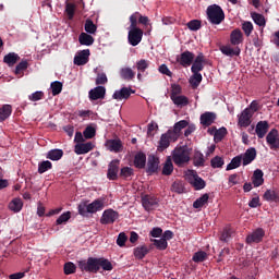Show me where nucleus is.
Returning <instances> with one entry per match:
<instances>
[{
    "instance_id": "f257e3e1",
    "label": "nucleus",
    "mask_w": 279,
    "mask_h": 279,
    "mask_svg": "<svg viewBox=\"0 0 279 279\" xmlns=\"http://www.w3.org/2000/svg\"><path fill=\"white\" fill-rule=\"evenodd\" d=\"M78 268L81 271H87L88 274H97L99 269L104 271H112V263L104 257H89L78 262Z\"/></svg>"
},
{
    "instance_id": "f03ea898",
    "label": "nucleus",
    "mask_w": 279,
    "mask_h": 279,
    "mask_svg": "<svg viewBox=\"0 0 279 279\" xmlns=\"http://www.w3.org/2000/svg\"><path fill=\"white\" fill-rule=\"evenodd\" d=\"M230 44L220 46V51L223 56H228L229 58H233V56H241V48L239 45H243V32L240 28H234L230 33Z\"/></svg>"
},
{
    "instance_id": "7ed1b4c3",
    "label": "nucleus",
    "mask_w": 279,
    "mask_h": 279,
    "mask_svg": "<svg viewBox=\"0 0 279 279\" xmlns=\"http://www.w3.org/2000/svg\"><path fill=\"white\" fill-rule=\"evenodd\" d=\"M105 206L106 198H97L92 203H88V201H83L78 204L77 210L78 215L82 217H88V215H95V213L104 210Z\"/></svg>"
},
{
    "instance_id": "20e7f679",
    "label": "nucleus",
    "mask_w": 279,
    "mask_h": 279,
    "mask_svg": "<svg viewBox=\"0 0 279 279\" xmlns=\"http://www.w3.org/2000/svg\"><path fill=\"white\" fill-rule=\"evenodd\" d=\"M191 154H193V148L189 146H177L172 150V160L177 167H184V165H189L191 162Z\"/></svg>"
},
{
    "instance_id": "39448f33",
    "label": "nucleus",
    "mask_w": 279,
    "mask_h": 279,
    "mask_svg": "<svg viewBox=\"0 0 279 279\" xmlns=\"http://www.w3.org/2000/svg\"><path fill=\"white\" fill-rule=\"evenodd\" d=\"M207 19L211 25H221L226 19L223 9L217 4H211L207 8Z\"/></svg>"
},
{
    "instance_id": "423d86ee",
    "label": "nucleus",
    "mask_w": 279,
    "mask_h": 279,
    "mask_svg": "<svg viewBox=\"0 0 279 279\" xmlns=\"http://www.w3.org/2000/svg\"><path fill=\"white\" fill-rule=\"evenodd\" d=\"M185 180L195 189V191H202V189H206V181L197 174L195 170H187L185 172Z\"/></svg>"
},
{
    "instance_id": "0eeeda50",
    "label": "nucleus",
    "mask_w": 279,
    "mask_h": 279,
    "mask_svg": "<svg viewBox=\"0 0 279 279\" xmlns=\"http://www.w3.org/2000/svg\"><path fill=\"white\" fill-rule=\"evenodd\" d=\"M142 206L147 213H151V210H156L160 206V199L154 195H145L142 197Z\"/></svg>"
},
{
    "instance_id": "6e6552de",
    "label": "nucleus",
    "mask_w": 279,
    "mask_h": 279,
    "mask_svg": "<svg viewBox=\"0 0 279 279\" xmlns=\"http://www.w3.org/2000/svg\"><path fill=\"white\" fill-rule=\"evenodd\" d=\"M117 219H119V211L109 208L106 209L101 217H100V223L102 226H112V223H114V221H117Z\"/></svg>"
},
{
    "instance_id": "1a4fd4ad",
    "label": "nucleus",
    "mask_w": 279,
    "mask_h": 279,
    "mask_svg": "<svg viewBox=\"0 0 279 279\" xmlns=\"http://www.w3.org/2000/svg\"><path fill=\"white\" fill-rule=\"evenodd\" d=\"M252 117H254V111H252V109H244L241 114L238 116V125L240 128H250V125H252Z\"/></svg>"
},
{
    "instance_id": "9d476101",
    "label": "nucleus",
    "mask_w": 279,
    "mask_h": 279,
    "mask_svg": "<svg viewBox=\"0 0 279 279\" xmlns=\"http://www.w3.org/2000/svg\"><path fill=\"white\" fill-rule=\"evenodd\" d=\"M128 40H129V44L132 45V47H136L137 45H141V40H143V29L129 28Z\"/></svg>"
},
{
    "instance_id": "9b49d317",
    "label": "nucleus",
    "mask_w": 279,
    "mask_h": 279,
    "mask_svg": "<svg viewBox=\"0 0 279 279\" xmlns=\"http://www.w3.org/2000/svg\"><path fill=\"white\" fill-rule=\"evenodd\" d=\"M266 143L270 149H279V132L272 129L266 135Z\"/></svg>"
},
{
    "instance_id": "f8f14e48",
    "label": "nucleus",
    "mask_w": 279,
    "mask_h": 279,
    "mask_svg": "<svg viewBox=\"0 0 279 279\" xmlns=\"http://www.w3.org/2000/svg\"><path fill=\"white\" fill-rule=\"evenodd\" d=\"M171 142H173V135L171 132H167L161 134L160 140L158 142L157 151H165V149L169 148L171 145Z\"/></svg>"
},
{
    "instance_id": "ddd939ff",
    "label": "nucleus",
    "mask_w": 279,
    "mask_h": 279,
    "mask_svg": "<svg viewBox=\"0 0 279 279\" xmlns=\"http://www.w3.org/2000/svg\"><path fill=\"white\" fill-rule=\"evenodd\" d=\"M184 128H189V121L181 120L174 124L173 130L168 131L172 133V138L174 143L175 141H178V138H180V134H182V130H184Z\"/></svg>"
},
{
    "instance_id": "4468645a",
    "label": "nucleus",
    "mask_w": 279,
    "mask_h": 279,
    "mask_svg": "<svg viewBox=\"0 0 279 279\" xmlns=\"http://www.w3.org/2000/svg\"><path fill=\"white\" fill-rule=\"evenodd\" d=\"M265 238V230L263 228H257L255 231H253L251 234L246 236V243H260L263 239Z\"/></svg>"
},
{
    "instance_id": "2eb2a0df",
    "label": "nucleus",
    "mask_w": 279,
    "mask_h": 279,
    "mask_svg": "<svg viewBox=\"0 0 279 279\" xmlns=\"http://www.w3.org/2000/svg\"><path fill=\"white\" fill-rule=\"evenodd\" d=\"M105 147L109 151H113L114 154H119V151L123 150V142L121 140L116 138V140H107L105 143Z\"/></svg>"
},
{
    "instance_id": "dca6fc26",
    "label": "nucleus",
    "mask_w": 279,
    "mask_h": 279,
    "mask_svg": "<svg viewBox=\"0 0 279 279\" xmlns=\"http://www.w3.org/2000/svg\"><path fill=\"white\" fill-rule=\"evenodd\" d=\"M134 95V90L130 87H122L120 90H116L112 95L117 101H123V99H130V96Z\"/></svg>"
},
{
    "instance_id": "f3484780",
    "label": "nucleus",
    "mask_w": 279,
    "mask_h": 279,
    "mask_svg": "<svg viewBox=\"0 0 279 279\" xmlns=\"http://www.w3.org/2000/svg\"><path fill=\"white\" fill-rule=\"evenodd\" d=\"M90 57V50L85 49L80 52L74 57V64L76 66H84V64L88 63V58Z\"/></svg>"
},
{
    "instance_id": "a211bd4d",
    "label": "nucleus",
    "mask_w": 279,
    "mask_h": 279,
    "mask_svg": "<svg viewBox=\"0 0 279 279\" xmlns=\"http://www.w3.org/2000/svg\"><path fill=\"white\" fill-rule=\"evenodd\" d=\"M93 149H95V144H93L92 142H87V143L83 142L74 146V151L77 156L88 154V151H93Z\"/></svg>"
},
{
    "instance_id": "6ab92c4d",
    "label": "nucleus",
    "mask_w": 279,
    "mask_h": 279,
    "mask_svg": "<svg viewBox=\"0 0 279 279\" xmlns=\"http://www.w3.org/2000/svg\"><path fill=\"white\" fill-rule=\"evenodd\" d=\"M217 119V113L206 111L205 113L201 114V124L204 128H210L215 123Z\"/></svg>"
},
{
    "instance_id": "aec40b11",
    "label": "nucleus",
    "mask_w": 279,
    "mask_h": 279,
    "mask_svg": "<svg viewBox=\"0 0 279 279\" xmlns=\"http://www.w3.org/2000/svg\"><path fill=\"white\" fill-rule=\"evenodd\" d=\"M265 202H275V204H279V190L278 187H271L267 190L263 195Z\"/></svg>"
},
{
    "instance_id": "412c9836",
    "label": "nucleus",
    "mask_w": 279,
    "mask_h": 279,
    "mask_svg": "<svg viewBox=\"0 0 279 279\" xmlns=\"http://www.w3.org/2000/svg\"><path fill=\"white\" fill-rule=\"evenodd\" d=\"M119 159H114L109 163L107 178L108 180H117L119 175Z\"/></svg>"
},
{
    "instance_id": "4be33fe9",
    "label": "nucleus",
    "mask_w": 279,
    "mask_h": 279,
    "mask_svg": "<svg viewBox=\"0 0 279 279\" xmlns=\"http://www.w3.org/2000/svg\"><path fill=\"white\" fill-rule=\"evenodd\" d=\"M267 132H269V122L267 121H259L256 124L255 133L257 134V138H265L267 135Z\"/></svg>"
},
{
    "instance_id": "5701e85b",
    "label": "nucleus",
    "mask_w": 279,
    "mask_h": 279,
    "mask_svg": "<svg viewBox=\"0 0 279 279\" xmlns=\"http://www.w3.org/2000/svg\"><path fill=\"white\" fill-rule=\"evenodd\" d=\"M106 97V87L97 86L89 90V99L92 101H97V99H104Z\"/></svg>"
},
{
    "instance_id": "b1692460",
    "label": "nucleus",
    "mask_w": 279,
    "mask_h": 279,
    "mask_svg": "<svg viewBox=\"0 0 279 279\" xmlns=\"http://www.w3.org/2000/svg\"><path fill=\"white\" fill-rule=\"evenodd\" d=\"M242 162L244 167H247V165H251V162H254L256 160V148H248L244 153V155L241 156Z\"/></svg>"
},
{
    "instance_id": "393cba45",
    "label": "nucleus",
    "mask_w": 279,
    "mask_h": 279,
    "mask_svg": "<svg viewBox=\"0 0 279 279\" xmlns=\"http://www.w3.org/2000/svg\"><path fill=\"white\" fill-rule=\"evenodd\" d=\"M193 60H195V54L191 51H184L181 53L179 62L181 66L186 68L193 64Z\"/></svg>"
},
{
    "instance_id": "a878e982",
    "label": "nucleus",
    "mask_w": 279,
    "mask_h": 279,
    "mask_svg": "<svg viewBox=\"0 0 279 279\" xmlns=\"http://www.w3.org/2000/svg\"><path fill=\"white\" fill-rule=\"evenodd\" d=\"M263 170L257 169L254 171L252 177V183L255 187L263 186L265 184V179L263 178Z\"/></svg>"
},
{
    "instance_id": "bb28decb",
    "label": "nucleus",
    "mask_w": 279,
    "mask_h": 279,
    "mask_svg": "<svg viewBox=\"0 0 279 279\" xmlns=\"http://www.w3.org/2000/svg\"><path fill=\"white\" fill-rule=\"evenodd\" d=\"M192 73H199L202 71H204V56L198 54L191 68Z\"/></svg>"
},
{
    "instance_id": "cd10ccee",
    "label": "nucleus",
    "mask_w": 279,
    "mask_h": 279,
    "mask_svg": "<svg viewBox=\"0 0 279 279\" xmlns=\"http://www.w3.org/2000/svg\"><path fill=\"white\" fill-rule=\"evenodd\" d=\"M21 60V57L15 52H9L3 58V63L8 64V66H14L19 61Z\"/></svg>"
},
{
    "instance_id": "c85d7f7f",
    "label": "nucleus",
    "mask_w": 279,
    "mask_h": 279,
    "mask_svg": "<svg viewBox=\"0 0 279 279\" xmlns=\"http://www.w3.org/2000/svg\"><path fill=\"white\" fill-rule=\"evenodd\" d=\"M9 210H11V213H21V210H23V199L13 198L9 203Z\"/></svg>"
},
{
    "instance_id": "c756f323",
    "label": "nucleus",
    "mask_w": 279,
    "mask_h": 279,
    "mask_svg": "<svg viewBox=\"0 0 279 279\" xmlns=\"http://www.w3.org/2000/svg\"><path fill=\"white\" fill-rule=\"evenodd\" d=\"M80 45H84L85 47H90L95 43V38L88 33H81L78 36Z\"/></svg>"
},
{
    "instance_id": "7c9ffc66",
    "label": "nucleus",
    "mask_w": 279,
    "mask_h": 279,
    "mask_svg": "<svg viewBox=\"0 0 279 279\" xmlns=\"http://www.w3.org/2000/svg\"><path fill=\"white\" fill-rule=\"evenodd\" d=\"M147 162V156L144 153H138L135 155L134 165L137 169H144Z\"/></svg>"
},
{
    "instance_id": "2f4dec72",
    "label": "nucleus",
    "mask_w": 279,
    "mask_h": 279,
    "mask_svg": "<svg viewBox=\"0 0 279 279\" xmlns=\"http://www.w3.org/2000/svg\"><path fill=\"white\" fill-rule=\"evenodd\" d=\"M158 165H160V161L156 157H149L148 163H147V171L148 173H156L158 171Z\"/></svg>"
},
{
    "instance_id": "473e14b6",
    "label": "nucleus",
    "mask_w": 279,
    "mask_h": 279,
    "mask_svg": "<svg viewBox=\"0 0 279 279\" xmlns=\"http://www.w3.org/2000/svg\"><path fill=\"white\" fill-rule=\"evenodd\" d=\"M149 253V250L147 246L142 245L134 248V256L137 258V260H143L144 256H147Z\"/></svg>"
},
{
    "instance_id": "72a5a7b5",
    "label": "nucleus",
    "mask_w": 279,
    "mask_h": 279,
    "mask_svg": "<svg viewBox=\"0 0 279 279\" xmlns=\"http://www.w3.org/2000/svg\"><path fill=\"white\" fill-rule=\"evenodd\" d=\"M173 101L174 106H187L189 105V98L186 96L178 95V96H171L170 98Z\"/></svg>"
},
{
    "instance_id": "f704fd0d",
    "label": "nucleus",
    "mask_w": 279,
    "mask_h": 279,
    "mask_svg": "<svg viewBox=\"0 0 279 279\" xmlns=\"http://www.w3.org/2000/svg\"><path fill=\"white\" fill-rule=\"evenodd\" d=\"M28 66L29 63L27 60H22L15 68V75H17V77H23L24 71H27Z\"/></svg>"
},
{
    "instance_id": "c9c22d12",
    "label": "nucleus",
    "mask_w": 279,
    "mask_h": 279,
    "mask_svg": "<svg viewBox=\"0 0 279 279\" xmlns=\"http://www.w3.org/2000/svg\"><path fill=\"white\" fill-rule=\"evenodd\" d=\"M10 114H12V106L4 105L0 108V122L5 121L9 119Z\"/></svg>"
},
{
    "instance_id": "e433bc0d",
    "label": "nucleus",
    "mask_w": 279,
    "mask_h": 279,
    "mask_svg": "<svg viewBox=\"0 0 279 279\" xmlns=\"http://www.w3.org/2000/svg\"><path fill=\"white\" fill-rule=\"evenodd\" d=\"M136 73H134V71L131 68H122L120 70V76L122 77V80H134Z\"/></svg>"
},
{
    "instance_id": "4c0bfd02",
    "label": "nucleus",
    "mask_w": 279,
    "mask_h": 279,
    "mask_svg": "<svg viewBox=\"0 0 279 279\" xmlns=\"http://www.w3.org/2000/svg\"><path fill=\"white\" fill-rule=\"evenodd\" d=\"M76 9H77V7L73 2H68L65 4V14H66L69 21H73V17L75 16Z\"/></svg>"
},
{
    "instance_id": "58836bf2",
    "label": "nucleus",
    "mask_w": 279,
    "mask_h": 279,
    "mask_svg": "<svg viewBox=\"0 0 279 279\" xmlns=\"http://www.w3.org/2000/svg\"><path fill=\"white\" fill-rule=\"evenodd\" d=\"M208 199H209L208 194H203L193 203V208H204V206L208 204Z\"/></svg>"
},
{
    "instance_id": "ea45409f",
    "label": "nucleus",
    "mask_w": 279,
    "mask_h": 279,
    "mask_svg": "<svg viewBox=\"0 0 279 279\" xmlns=\"http://www.w3.org/2000/svg\"><path fill=\"white\" fill-rule=\"evenodd\" d=\"M62 156H64V151L62 149H52L47 154V158L49 160H60Z\"/></svg>"
},
{
    "instance_id": "a19ab883",
    "label": "nucleus",
    "mask_w": 279,
    "mask_h": 279,
    "mask_svg": "<svg viewBox=\"0 0 279 279\" xmlns=\"http://www.w3.org/2000/svg\"><path fill=\"white\" fill-rule=\"evenodd\" d=\"M202 73L193 72V75L190 77V84L192 88H197L202 84Z\"/></svg>"
},
{
    "instance_id": "79ce46f5",
    "label": "nucleus",
    "mask_w": 279,
    "mask_h": 279,
    "mask_svg": "<svg viewBox=\"0 0 279 279\" xmlns=\"http://www.w3.org/2000/svg\"><path fill=\"white\" fill-rule=\"evenodd\" d=\"M226 134H228V129L220 128L219 130H217L214 134L215 143H221V141H223V138H226Z\"/></svg>"
},
{
    "instance_id": "37998d69",
    "label": "nucleus",
    "mask_w": 279,
    "mask_h": 279,
    "mask_svg": "<svg viewBox=\"0 0 279 279\" xmlns=\"http://www.w3.org/2000/svg\"><path fill=\"white\" fill-rule=\"evenodd\" d=\"M252 19L255 25H258L259 27H265V25H267V22L265 21V16L260 13H252Z\"/></svg>"
},
{
    "instance_id": "c03bdc74",
    "label": "nucleus",
    "mask_w": 279,
    "mask_h": 279,
    "mask_svg": "<svg viewBox=\"0 0 279 279\" xmlns=\"http://www.w3.org/2000/svg\"><path fill=\"white\" fill-rule=\"evenodd\" d=\"M241 162H243V158L241 156H235L227 166V171H232V169H239V167H241Z\"/></svg>"
},
{
    "instance_id": "a18cd8bd",
    "label": "nucleus",
    "mask_w": 279,
    "mask_h": 279,
    "mask_svg": "<svg viewBox=\"0 0 279 279\" xmlns=\"http://www.w3.org/2000/svg\"><path fill=\"white\" fill-rule=\"evenodd\" d=\"M84 29H85L86 34H92V35L97 34V25H95L93 20L85 21Z\"/></svg>"
},
{
    "instance_id": "49530a36",
    "label": "nucleus",
    "mask_w": 279,
    "mask_h": 279,
    "mask_svg": "<svg viewBox=\"0 0 279 279\" xmlns=\"http://www.w3.org/2000/svg\"><path fill=\"white\" fill-rule=\"evenodd\" d=\"M171 173H173V161H171V158H168L163 165L162 174L171 175Z\"/></svg>"
},
{
    "instance_id": "de8ad7c7",
    "label": "nucleus",
    "mask_w": 279,
    "mask_h": 279,
    "mask_svg": "<svg viewBox=\"0 0 279 279\" xmlns=\"http://www.w3.org/2000/svg\"><path fill=\"white\" fill-rule=\"evenodd\" d=\"M53 165L51 161L46 160L38 163V173H47L49 169H52Z\"/></svg>"
},
{
    "instance_id": "09e8293b",
    "label": "nucleus",
    "mask_w": 279,
    "mask_h": 279,
    "mask_svg": "<svg viewBox=\"0 0 279 279\" xmlns=\"http://www.w3.org/2000/svg\"><path fill=\"white\" fill-rule=\"evenodd\" d=\"M96 134H97V130L95 129V126H90V125L85 128V130L83 132V136L87 141L90 138H95Z\"/></svg>"
},
{
    "instance_id": "8fccbe9b",
    "label": "nucleus",
    "mask_w": 279,
    "mask_h": 279,
    "mask_svg": "<svg viewBox=\"0 0 279 279\" xmlns=\"http://www.w3.org/2000/svg\"><path fill=\"white\" fill-rule=\"evenodd\" d=\"M149 61L142 59L140 61L136 62V69L138 71V73H145V71H147V69H149Z\"/></svg>"
},
{
    "instance_id": "3c124183",
    "label": "nucleus",
    "mask_w": 279,
    "mask_h": 279,
    "mask_svg": "<svg viewBox=\"0 0 279 279\" xmlns=\"http://www.w3.org/2000/svg\"><path fill=\"white\" fill-rule=\"evenodd\" d=\"M206 258H208V254L204 251H199L193 255L192 260L194 263H204V260H206Z\"/></svg>"
},
{
    "instance_id": "603ef678",
    "label": "nucleus",
    "mask_w": 279,
    "mask_h": 279,
    "mask_svg": "<svg viewBox=\"0 0 279 279\" xmlns=\"http://www.w3.org/2000/svg\"><path fill=\"white\" fill-rule=\"evenodd\" d=\"M140 16H141V13L138 12H135L130 16L131 25L129 29H138L137 25H138Z\"/></svg>"
},
{
    "instance_id": "864d4df0",
    "label": "nucleus",
    "mask_w": 279,
    "mask_h": 279,
    "mask_svg": "<svg viewBox=\"0 0 279 279\" xmlns=\"http://www.w3.org/2000/svg\"><path fill=\"white\" fill-rule=\"evenodd\" d=\"M151 243H154L155 247H157V250H166L169 245V243L163 239L160 238L159 240L153 239L150 240Z\"/></svg>"
},
{
    "instance_id": "5fc2aeb1",
    "label": "nucleus",
    "mask_w": 279,
    "mask_h": 279,
    "mask_svg": "<svg viewBox=\"0 0 279 279\" xmlns=\"http://www.w3.org/2000/svg\"><path fill=\"white\" fill-rule=\"evenodd\" d=\"M204 154H202L199 150H196L194 153V166L195 167H204Z\"/></svg>"
},
{
    "instance_id": "6e6d98bb",
    "label": "nucleus",
    "mask_w": 279,
    "mask_h": 279,
    "mask_svg": "<svg viewBox=\"0 0 279 279\" xmlns=\"http://www.w3.org/2000/svg\"><path fill=\"white\" fill-rule=\"evenodd\" d=\"M242 31L244 32L246 37L252 36V33L254 32V24L252 22H243L242 23Z\"/></svg>"
},
{
    "instance_id": "4d7b16f0",
    "label": "nucleus",
    "mask_w": 279,
    "mask_h": 279,
    "mask_svg": "<svg viewBox=\"0 0 279 279\" xmlns=\"http://www.w3.org/2000/svg\"><path fill=\"white\" fill-rule=\"evenodd\" d=\"M186 26L191 32H197V31L202 29V21L192 20L186 24Z\"/></svg>"
},
{
    "instance_id": "13d9d810",
    "label": "nucleus",
    "mask_w": 279,
    "mask_h": 279,
    "mask_svg": "<svg viewBox=\"0 0 279 279\" xmlns=\"http://www.w3.org/2000/svg\"><path fill=\"white\" fill-rule=\"evenodd\" d=\"M210 165L213 169H221V167L225 165L223 158L216 156L210 160Z\"/></svg>"
},
{
    "instance_id": "bf43d9fd",
    "label": "nucleus",
    "mask_w": 279,
    "mask_h": 279,
    "mask_svg": "<svg viewBox=\"0 0 279 279\" xmlns=\"http://www.w3.org/2000/svg\"><path fill=\"white\" fill-rule=\"evenodd\" d=\"M52 95L56 97V95H60L62 93V83L56 81L51 83L50 85Z\"/></svg>"
},
{
    "instance_id": "052dcab7",
    "label": "nucleus",
    "mask_w": 279,
    "mask_h": 279,
    "mask_svg": "<svg viewBox=\"0 0 279 279\" xmlns=\"http://www.w3.org/2000/svg\"><path fill=\"white\" fill-rule=\"evenodd\" d=\"M158 130V123L156 122H150L147 125V136H150L153 138V136L156 135V131Z\"/></svg>"
},
{
    "instance_id": "680f3d73",
    "label": "nucleus",
    "mask_w": 279,
    "mask_h": 279,
    "mask_svg": "<svg viewBox=\"0 0 279 279\" xmlns=\"http://www.w3.org/2000/svg\"><path fill=\"white\" fill-rule=\"evenodd\" d=\"M71 219V211L63 213L58 219H57V226H62V223H66Z\"/></svg>"
},
{
    "instance_id": "e2e57ef3",
    "label": "nucleus",
    "mask_w": 279,
    "mask_h": 279,
    "mask_svg": "<svg viewBox=\"0 0 279 279\" xmlns=\"http://www.w3.org/2000/svg\"><path fill=\"white\" fill-rule=\"evenodd\" d=\"M75 264H73L72 262L65 263L64 265V275L65 276H71V274H75Z\"/></svg>"
},
{
    "instance_id": "0e129e2a",
    "label": "nucleus",
    "mask_w": 279,
    "mask_h": 279,
    "mask_svg": "<svg viewBox=\"0 0 279 279\" xmlns=\"http://www.w3.org/2000/svg\"><path fill=\"white\" fill-rule=\"evenodd\" d=\"M126 242H128V235L125 234V232L119 233L117 239V245H119V247H125Z\"/></svg>"
},
{
    "instance_id": "69168bd1",
    "label": "nucleus",
    "mask_w": 279,
    "mask_h": 279,
    "mask_svg": "<svg viewBox=\"0 0 279 279\" xmlns=\"http://www.w3.org/2000/svg\"><path fill=\"white\" fill-rule=\"evenodd\" d=\"M230 236H232V229L230 227H227L223 229L220 235V241H228Z\"/></svg>"
},
{
    "instance_id": "338daca9",
    "label": "nucleus",
    "mask_w": 279,
    "mask_h": 279,
    "mask_svg": "<svg viewBox=\"0 0 279 279\" xmlns=\"http://www.w3.org/2000/svg\"><path fill=\"white\" fill-rule=\"evenodd\" d=\"M172 191L179 194L184 193V184L180 181L174 182L172 184Z\"/></svg>"
},
{
    "instance_id": "774afa93",
    "label": "nucleus",
    "mask_w": 279,
    "mask_h": 279,
    "mask_svg": "<svg viewBox=\"0 0 279 279\" xmlns=\"http://www.w3.org/2000/svg\"><path fill=\"white\" fill-rule=\"evenodd\" d=\"M45 97V93L43 92H35L28 96L29 101H40Z\"/></svg>"
}]
</instances>
